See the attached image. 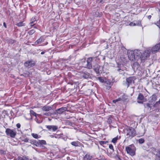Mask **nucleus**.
<instances>
[{
    "instance_id": "nucleus-1",
    "label": "nucleus",
    "mask_w": 160,
    "mask_h": 160,
    "mask_svg": "<svg viewBox=\"0 0 160 160\" xmlns=\"http://www.w3.org/2000/svg\"><path fill=\"white\" fill-rule=\"evenodd\" d=\"M128 57L129 59L132 61H138V57L141 54V51L139 50L134 51L128 50L127 51Z\"/></svg>"
},
{
    "instance_id": "nucleus-2",
    "label": "nucleus",
    "mask_w": 160,
    "mask_h": 160,
    "mask_svg": "<svg viewBox=\"0 0 160 160\" xmlns=\"http://www.w3.org/2000/svg\"><path fill=\"white\" fill-rule=\"evenodd\" d=\"M126 138L132 139L137 135L136 132L134 128L131 127L127 128L125 131Z\"/></svg>"
},
{
    "instance_id": "nucleus-3",
    "label": "nucleus",
    "mask_w": 160,
    "mask_h": 160,
    "mask_svg": "<svg viewBox=\"0 0 160 160\" xmlns=\"http://www.w3.org/2000/svg\"><path fill=\"white\" fill-rule=\"evenodd\" d=\"M151 52L150 50L148 49L144 51L142 53L141 52V54L140 55H139L138 58V61L140 60L141 62H144L149 57Z\"/></svg>"
},
{
    "instance_id": "nucleus-4",
    "label": "nucleus",
    "mask_w": 160,
    "mask_h": 160,
    "mask_svg": "<svg viewBox=\"0 0 160 160\" xmlns=\"http://www.w3.org/2000/svg\"><path fill=\"white\" fill-rule=\"evenodd\" d=\"M5 133L8 136L11 138H14L16 135L17 132L15 129H11L7 128L6 129Z\"/></svg>"
},
{
    "instance_id": "nucleus-5",
    "label": "nucleus",
    "mask_w": 160,
    "mask_h": 160,
    "mask_svg": "<svg viewBox=\"0 0 160 160\" xmlns=\"http://www.w3.org/2000/svg\"><path fill=\"white\" fill-rule=\"evenodd\" d=\"M135 148L133 144H131L126 147L127 153L130 155L133 156L135 154Z\"/></svg>"
},
{
    "instance_id": "nucleus-6",
    "label": "nucleus",
    "mask_w": 160,
    "mask_h": 160,
    "mask_svg": "<svg viewBox=\"0 0 160 160\" xmlns=\"http://www.w3.org/2000/svg\"><path fill=\"white\" fill-rule=\"evenodd\" d=\"M136 79V78L135 76H132L127 78L126 79V85L127 88L129 86L132 85V84L134 83V81Z\"/></svg>"
},
{
    "instance_id": "nucleus-7",
    "label": "nucleus",
    "mask_w": 160,
    "mask_h": 160,
    "mask_svg": "<svg viewBox=\"0 0 160 160\" xmlns=\"http://www.w3.org/2000/svg\"><path fill=\"white\" fill-rule=\"evenodd\" d=\"M125 68L122 64L118 65L117 67V71L119 74L124 75L125 73Z\"/></svg>"
},
{
    "instance_id": "nucleus-8",
    "label": "nucleus",
    "mask_w": 160,
    "mask_h": 160,
    "mask_svg": "<svg viewBox=\"0 0 160 160\" xmlns=\"http://www.w3.org/2000/svg\"><path fill=\"white\" fill-rule=\"evenodd\" d=\"M94 58L93 57H90L87 58L86 61L87 63L85 67L86 68L88 69H91L92 68V66L91 62L93 59Z\"/></svg>"
},
{
    "instance_id": "nucleus-9",
    "label": "nucleus",
    "mask_w": 160,
    "mask_h": 160,
    "mask_svg": "<svg viewBox=\"0 0 160 160\" xmlns=\"http://www.w3.org/2000/svg\"><path fill=\"white\" fill-rule=\"evenodd\" d=\"M25 66L28 68H30L35 65V63L32 61H28L24 63Z\"/></svg>"
},
{
    "instance_id": "nucleus-10",
    "label": "nucleus",
    "mask_w": 160,
    "mask_h": 160,
    "mask_svg": "<svg viewBox=\"0 0 160 160\" xmlns=\"http://www.w3.org/2000/svg\"><path fill=\"white\" fill-rule=\"evenodd\" d=\"M67 108L66 107H62L57 109L54 112L55 114H61L63 112L67 110Z\"/></svg>"
},
{
    "instance_id": "nucleus-11",
    "label": "nucleus",
    "mask_w": 160,
    "mask_h": 160,
    "mask_svg": "<svg viewBox=\"0 0 160 160\" xmlns=\"http://www.w3.org/2000/svg\"><path fill=\"white\" fill-rule=\"evenodd\" d=\"M80 77L81 78L88 79L91 77L90 74L87 72H82L81 73Z\"/></svg>"
},
{
    "instance_id": "nucleus-12",
    "label": "nucleus",
    "mask_w": 160,
    "mask_h": 160,
    "mask_svg": "<svg viewBox=\"0 0 160 160\" xmlns=\"http://www.w3.org/2000/svg\"><path fill=\"white\" fill-rule=\"evenodd\" d=\"M48 130L52 132H55L58 129V127L55 125H47L46 126Z\"/></svg>"
},
{
    "instance_id": "nucleus-13",
    "label": "nucleus",
    "mask_w": 160,
    "mask_h": 160,
    "mask_svg": "<svg viewBox=\"0 0 160 160\" xmlns=\"http://www.w3.org/2000/svg\"><path fill=\"white\" fill-rule=\"evenodd\" d=\"M160 108V104L157 101L153 105L152 111H155L156 112H158L159 111Z\"/></svg>"
},
{
    "instance_id": "nucleus-14",
    "label": "nucleus",
    "mask_w": 160,
    "mask_h": 160,
    "mask_svg": "<svg viewBox=\"0 0 160 160\" xmlns=\"http://www.w3.org/2000/svg\"><path fill=\"white\" fill-rule=\"evenodd\" d=\"M160 49V42L158 44L156 45L152 49V53H155L158 52Z\"/></svg>"
},
{
    "instance_id": "nucleus-15",
    "label": "nucleus",
    "mask_w": 160,
    "mask_h": 160,
    "mask_svg": "<svg viewBox=\"0 0 160 160\" xmlns=\"http://www.w3.org/2000/svg\"><path fill=\"white\" fill-rule=\"evenodd\" d=\"M143 105L145 108H147L148 109H149V110L150 111H151L152 109V104L147 103H144Z\"/></svg>"
},
{
    "instance_id": "nucleus-16",
    "label": "nucleus",
    "mask_w": 160,
    "mask_h": 160,
    "mask_svg": "<svg viewBox=\"0 0 160 160\" xmlns=\"http://www.w3.org/2000/svg\"><path fill=\"white\" fill-rule=\"evenodd\" d=\"M42 109L43 111H49L52 109V108L49 106H45L42 108Z\"/></svg>"
},
{
    "instance_id": "nucleus-17",
    "label": "nucleus",
    "mask_w": 160,
    "mask_h": 160,
    "mask_svg": "<svg viewBox=\"0 0 160 160\" xmlns=\"http://www.w3.org/2000/svg\"><path fill=\"white\" fill-rule=\"evenodd\" d=\"M36 19L35 17H33L31 20L30 24L31 26H32L36 24Z\"/></svg>"
},
{
    "instance_id": "nucleus-18",
    "label": "nucleus",
    "mask_w": 160,
    "mask_h": 160,
    "mask_svg": "<svg viewBox=\"0 0 160 160\" xmlns=\"http://www.w3.org/2000/svg\"><path fill=\"white\" fill-rule=\"evenodd\" d=\"M123 97H125V95H123L122 97V98H119L118 99H115V100H113V101H112V102L114 103H116L117 102H118V101H121V100H122V101H124L126 99V98H124Z\"/></svg>"
},
{
    "instance_id": "nucleus-19",
    "label": "nucleus",
    "mask_w": 160,
    "mask_h": 160,
    "mask_svg": "<svg viewBox=\"0 0 160 160\" xmlns=\"http://www.w3.org/2000/svg\"><path fill=\"white\" fill-rule=\"evenodd\" d=\"M139 64L137 62H134L132 65V68L134 69H137L139 67Z\"/></svg>"
},
{
    "instance_id": "nucleus-20",
    "label": "nucleus",
    "mask_w": 160,
    "mask_h": 160,
    "mask_svg": "<svg viewBox=\"0 0 160 160\" xmlns=\"http://www.w3.org/2000/svg\"><path fill=\"white\" fill-rule=\"evenodd\" d=\"M92 156L88 154H87L84 157V160H91Z\"/></svg>"
},
{
    "instance_id": "nucleus-21",
    "label": "nucleus",
    "mask_w": 160,
    "mask_h": 160,
    "mask_svg": "<svg viewBox=\"0 0 160 160\" xmlns=\"http://www.w3.org/2000/svg\"><path fill=\"white\" fill-rule=\"evenodd\" d=\"M29 141L31 143L34 144L36 146H38L39 145L38 141H37L36 140H31Z\"/></svg>"
},
{
    "instance_id": "nucleus-22",
    "label": "nucleus",
    "mask_w": 160,
    "mask_h": 160,
    "mask_svg": "<svg viewBox=\"0 0 160 160\" xmlns=\"http://www.w3.org/2000/svg\"><path fill=\"white\" fill-rule=\"evenodd\" d=\"M70 143L73 146L77 147L79 146L80 144V142L78 141H73L71 142Z\"/></svg>"
},
{
    "instance_id": "nucleus-23",
    "label": "nucleus",
    "mask_w": 160,
    "mask_h": 160,
    "mask_svg": "<svg viewBox=\"0 0 160 160\" xmlns=\"http://www.w3.org/2000/svg\"><path fill=\"white\" fill-rule=\"evenodd\" d=\"M155 160H160V150L158 151L156 154Z\"/></svg>"
},
{
    "instance_id": "nucleus-24",
    "label": "nucleus",
    "mask_w": 160,
    "mask_h": 160,
    "mask_svg": "<svg viewBox=\"0 0 160 160\" xmlns=\"http://www.w3.org/2000/svg\"><path fill=\"white\" fill-rule=\"evenodd\" d=\"M144 98L143 95L142 93H139L138 95L137 98L138 100H139L140 101H142Z\"/></svg>"
},
{
    "instance_id": "nucleus-25",
    "label": "nucleus",
    "mask_w": 160,
    "mask_h": 160,
    "mask_svg": "<svg viewBox=\"0 0 160 160\" xmlns=\"http://www.w3.org/2000/svg\"><path fill=\"white\" fill-rule=\"evenodd\" d=\"M43 42V39L42 38L40 37L39 39H38L35 42L36 44H38L42 42Z\"/></svg>"
},
{
    "instance_id": "nucleus-26",
    "label": "nucleus",
    "mask_w": 160,
    "mask_h": 160,
    "mask_svg": "<svg viewBox=\"0 0 160 160\" xmlns=\"http://www.w3.org/2000/svg\"><path fill=\"white\" fill-rule=\"evenodd\" d=\"M6 41L8 43L11 44H12L16 42V40L11 39H8L6 40Z\"/></svg>"
},
{
    "instance_id": "nucleus-27",
    "label": "nucleus",
    "mask_w": 160,
    "mask_h": 160,
    "mask_svg": "<svg viewBox=\"0 0 160 160\" xmlns=\"http://www.w3.org/2000/svg\"><path fill=\"white\" fill-rule=\"evenodd\" d=\"M38 143H39V145L40 144L41 145H46V141L44 140H38Z\"/></svg>"
},
{
    "instance_id": "nucleus-28",
    "label": "nucleus",
    "mask_w": 160,
    "mask_h": 160,
    "mask_svg": "<svg viewBox=\"0 0 160 160\" xmlns=\"http://www.w3.org/2000/svg\"><path fill=\"white\" fill-rule=\"evenodd\" d=\"M150 98L152 101H155L157 100V97L156 95H153L150 97Z\"/></svg>"
},
{
    "instance_id": "nucleus-29",
    "label": "nucleus",
    "mask_w": 160,
    "mask_h": 160,
    "mask_svg": "<svg viewBox=\"0 0 160 160\" xmlns=\"http://www.w3.org/2000/svg\"><path fill=\"white\" fill-rule=\"evenodd\" d=\"M108 142L107 141H101L99 142V144L101 145H103L106 144Z\"/></svg>"
},
{
    "instance_id": "nucleus-30",
    "label": "nucleus",
    "mask_w": 160,
    "mask_h": 160,
    "mask_svg": "<svg viewBox=\"0 0 160 160\" xmlns=\"http://www.w3.org/2000/svg\"><path fill=\"white\" fill-rule=\"evenodd\" d=\"M16 25L19 27H22L23 26H25V24L23 22H20L18 23Z\"/></svg>"
},
{
    "instance_id": "nucleus-31",
    "label": "nucleus",
    "mask_w": 160,
    "mask_h": 160,
    "mask_svg": "<svg viewBox=\"0 0 160 160\" xmlns=\"http://www.w3.org/2000/svg\"><path fill=\"white\" fill-rule=\"evenodd\" d=\"M118 139V137L117 136L116 137H115L112 139V142H113L114 143H115L117 142V140Z\"/></svg>"
},
{
    "instance_id": "nucleus-32",
    "label": "nucleus",
    "mask_w": 160,
    "mask_h": 160,
    "mask_svg": "<svg viewBox=\"0 0 160 160\" xmlns=\"http://www.w3.org/2000/svg\"><path fill=\"white\" fill-rule=\"evenodd\" d=\"M107 84L108 85V89H110L112 87V84L111 82H110L109 81H107L106 82Z\"/></svg>"
},
{
    "instance_id": "nucleus-33",
    "label": "nucleus",
    "mask_w": 160,
    "mask_h": 160,
    "mask_svg": "<svg viewBox=\"0 0 160 160\" xmlns=\"http://www.w3.org/2000/svg\"><path fill=\"white\" fill-rule=\"evenodd\" d=\"M98 79L99 81L102 83H103L105 82L104 78L102 77H99L98 78Z\"/></svg>"
},
{
    "instance_id": "nucleus-34",
    "label": "nucleus",
    "mask_w": 160,
    "mask_h": 160,
    "mask_svg": "<svg viewBox=\"0 0 160 160\" xmlns=\"http://www.w3.org/2000/svg\"><path fill=\"white\" fill-rule=\"evenodd\" d=\"M134 22L135 26H140L141 24V22L139 21H134Z\"/></svg>"
},
{
    "instance_id": "nucleus-35",
    "label": "nucleus",
    "mask_w": 160,
    "mask_h": 160,
    "mask_svg": "<svg viewBox=\"0 0 160 160\" xmlns=\"http://www.w3.org/2000/svg\"><path fill=\"white\" fill-rule=\"evenodd\" d=\"M31 135L35 138L37 139L38 138V135L37 134L32 133L31 134Z\"/></svg>"
},
{
    "instance_id": "nucleus-36",
    "label": "nucleus",
    "mask_w": 160,
    "mask_h": 160,
    "mask_svg": "<svg viewBox=\"0 0 160 160\" xmlns=\"http://www.w3.org/2000/svg\"><path fill=\"white\" fill-rule=\"evenodd\" d=\"M35 31L34 29H32L30 31H29L28 32V33L30 35H32L33 34Z\"/></svg>"
},
{
    "instance_id": "nucleus-37",
    "label": "nucleus",
    "mask_w": 160,
    "mask_h": 160,
    "mask_svg": "<svg viewBox=\"0 0 160 160\" xmlns=\"http://www.w3.org/2000/svg\"><path fill=\"white\" fill-rule=\"evenodd\" d=\"M30 113L31 114L36 117L37 113L36 112H35L34 111H33V110H30Z\"/></svg>"
},
{
    "instance_id": "nucleus-38",
    "label": "nucleus",
    "mask_w": 160,
    "mask_h": 160,
    "mask_svg": "<svg viewBox=\"0 0 160 160\" xmlns=\"http://www.w3.org/2000/svg\"><path fill=\"white\" fill-rule=\"evenodd\" d=\"M160 12V10H159ZM155 24L157 26H158L159 28H160V19H159L158 21H157L155 23Z\"/></svg>"
},
{
    "instance_id": "nucleus-39",
    "label": "nucleus",
    "mask_w": 160,
    "mask_h": 160,
    "mask_svg": "<svg viewBox=\"0 0 160 160\" xmlns=\"http://www.w3.org/2000/svg\"><path fill=\"white\" fill-rule=\"evenodd\" d=\"M140 144H142L144 142V139L143 138H140L138 140Z\"/></svg>"
},
{
    "instance_id": "nucleus-40",
    "label": "nucleus",
    "mask_w": 160,
    "mask_h": 160,
    "mask_svg": "<svg viewBox=\"0 0 160 160\" xmlns=\"http://www.w3.org/2000/svg\"><path fill=\"white\" fill-rule=\"evenodd\" d=\"M35 120L38 123H40L42 122V120H39L38 119L36 118L35 119Z\"/></svg>"
},
{
    "instance_id": "nucleus-41",
    "label": "nucleus",
    "mask_w": 160,
    "mask_h": 160,
    "mask_svg": "<svg viewBox=\"0 0 160 160\" xmlns=\"http://www.w3.org/2000/svg\"><path fill=\"white\" fill-rule=\"evenodd\" d=\"M66 123L67 124H68L70 126H72V123L69 120L67 121L66 122Z\"/></svg>"
},
{
    "instance_id": "nucleus-42",
    "label": "nucleus",
    "mask_w": 160,
    "mask_h": 160,
    "mask_svg": "<svg viewBox=\"0 0 160 160\" xmlns=\"http://www.w3.org/2000/svg\"><path fill=\"white\" fill-rule=\"evenodd\" d=\"M94 70L97 73H99V69L98 67L94 68Z\"/></svg>"
},
{
    "instance_id": "nucleus-43",
    "label": "nucleus",
    "mask_w": 160,
    "mask_h": 160,
    "mask_svg": "<svg viewBox=\"0 0 160 160\" xmlns=\"http://www.w3.org/2000/svg\"><path fill=\"white\" fill-rule=\"evenodd\" d=\"M109 148L110 149L112 150L113 152L114 151V149H113V147L112 145L111 144H110L109 145Z\"/></svg>"
},
{
    "instance_id": "nucleus-44",
    "label": "nucleus",
    "mask_w": 160,
    "mask_h": 160,
    "mask_svg": "<svg viewBox=\"0 0 160 160\" xmlns=\"http://www.w3.org/2000/svg\"><path fill=\"white\" fill-rule=\"evenodd\" d=\"M43 115H46V116H51L52 115V114L51 113L48 112H46V113H43Z\"/></svg>"
},
{
    "instance_id": "nucleus-45",
    "label": "nucleus",
    "mask_w": 160,
    "mask_h": 160,
    "mask_svg": "<svg viewBox=\"0 0 160 160\" xmlns=\"http://www.w3.org/2000/svg\"><path fill=\"white\" fill-rule=\"evenodd\" d=\"M107 122L109 124H110L112 122V120L111 118H109L107 120Z\"/></svg>"
},
{
    "instance_id": "nucleus-46",
    "label": "nucleus",
    "mask_w": 160,
    "mask_h": 160,
    "mask_svg": "<svg viewBox=\"0 0 160 160\" xmlns=\"http://www.w3.org/2000/svg\"><path fill=\"white\" fill-rule=\"evenodd\" d=\"M21 160H29L28 158L24 157H21Z\"/></svg>"
},
{
    "instance_id": "nucleus-47",
    "label": "nucleus",
    "mask_w": 160,
    "mask_h": 160,
    "mask_svg": "<svg viewBox=\"0 0 160 160\" xmlns=\"http://www.w3.org/2000/svg\"><path fill=\"white\" fill-rule=\"evenodd\" d=\"M23 141L25 142H29V139L28 138H26L24 140H23Z\"/></svg>"
},
{
    "instance_id": "nucleus-48",
    "label": "nucleus",
    "mask_w": 160,
    "mask_h": 160,
    "mask_svg": "<svg viewBox=\"0 0 160 160\" xmlns=\"http://www.w3.org/2000/svg\"><path fill=\"white\" fill-rule=\"evenodd\" d=\"M0 153H1V154H5L6 153H5V151L3 150H0Z\"/></svg>"
},
{
    "instance_id": "nucleus-49",
    "label": "nucleus",
    "mask_w": 160,
    "mask_h": 160,
    "mask_svg": "<svg viewBox=\"0 0 160 160\" xmlns=\"http://www.w3.org/2000/svg\"><path fill=\"white\" fill-rule=\"evenodd\" d=\"M16 126L18 128H20L21 125L20 123H18L16 124Z\"/></svg>"
},
{
    "instance_id": "nucleus-50",
    "label": "nucleus",
    "mask_w": 160,
    "mask_h": 160,
    "mask_svg": "<svg viewBox=\"0 0 160 160\" xmlns=\"http://www.w3.org/2000/svg\"><path fill=\"white\" fill-rule=\"evenodd\" d=\"M137 102L139 103L142 104L143 103V102L142 101H140L139 100H138Z\"/></svg>"
},
{
    "instance_id": "nucleus-51",
    "label": "nucleus",
    "mask_w": 160,
    "mask_h": 160,
    "mask_svg": "<svg viewBox=\"0 0 160 160\" xmlns=\"http://www.w3.org/2000/svg\"><path fill=\"white\" fill-rule=\"evenodd\" d=\"M135 23L134 22H131L129 24V25L130 26H135Z\"/></svg>"
},
{
    "instance_id": "nucleus-52",
    "label": "nucleus",
    "mask_w": 160,
    "mask_h": 160,
    "mask_svg": "<svg viewBox=\"0 0 160 160\" xmlns=\"http://www.w3.org/2000/svg\"><path fill=\"white\" fill-rule=\"evenodd\" d=\"M103 0H97V2L99 3H100V2L102 3V2H103Z\"/></svg>"
},
{
    "instance_id": "nucleus-53",
    "label": "nucleus",
    "mask_w": 160,
    "mask_h": 160,
    "mask_svg": "<svg viewBox=\"0 0 160 160\" xmlns=\"http://www.w3.org/2000/svg\"><path fill=\"white\" fill-rule=\"evenodd\" d=\"M3 26L5 27V28H7V25L5 22H4L3 23Z\"/></svg>"
},
{
    "instance_id": "nucleus-54",
    "label": "nucleus",
    "mask_w": 160,
    "mask_h": 160,
    "mask_svg": "<svg viewBox=\"0 0 160 160\" xmlns=\"http://www.w3.org/2000/svg\"><path fill=\"white\" fill-rule=\"evenodd\" d=\"M151 15H149L148 16V19H151Z\"/></svg>"
},
{
    "instance_id": "nucleus-55",
    "label": "nucleus",
    "mask_w": 160,
    "mask_h": 160,
    "mask_svg": "<svg viewBox=\"0 0 160 160\" xmlns=\"http://www.w3.org/2000/svg\"><path fill=\"white\" fill-rule=\"evenodd\" d=\"M45 53V52L43 51L41 52V54H43Z\"/></svg>"
},
{
    "instance_id": "nucleus-56",
    "label": "nucleus",
    "mask_w": 160,
    "mask_h": 160,
    "mask_svg": "<svg viewBox=\"0 0 160 160\" xmlns=\"http://www.w3.org/2000/svg\"><path fill=\"white\" fill-rule=\"evenodd\" d=\"M158 103H159L160 105V99H159V101H158Z\"/></svg>"
},
{
    "instance_id": "nucleus-57",
    "label": "nucleus",
    "mask_w": 160,
    "mask_h": 160,
    "mask_svg": "<svg viewBox=\"0 0 160 160\" xmlns=\"http://www.w3.org/2000/svg\"><path fill=\"white\" fill-rule=\"evenodd\" d=\"M51 137L52 138L54 137L53 136V135H52L51 136Z\"/></svg>"
},
{
    "instance_id": "nucleus-58",
    "label": "nucleus",
    "mask_w": 160,
    "mask_h": 160,
    "mask_svg": "<svg viewBox=\"0 0 160 160\" xmlns=\"http://www.w3.org/2000/svg\"><path fill=\"white\" fill-rule=\"evenodd\" d=\"M34 28H36V27H34Z\"/></svg>"
},
{
    "instance_id": "nucleus-59",
    "label": "nucleus",
    "mask_w": 160,
    "mask_h": 160,
    "mask_svg": "<svg viewBox=\"0 0 160 160\" xmlns=\"http://www.w3.org/2000/svg\"><path fill=\"white\" fill-rule=\"evenodd\" d=\"M54 137H55V138H57V137H56V136H55Z\"/></svg>"
}]
</instances>
